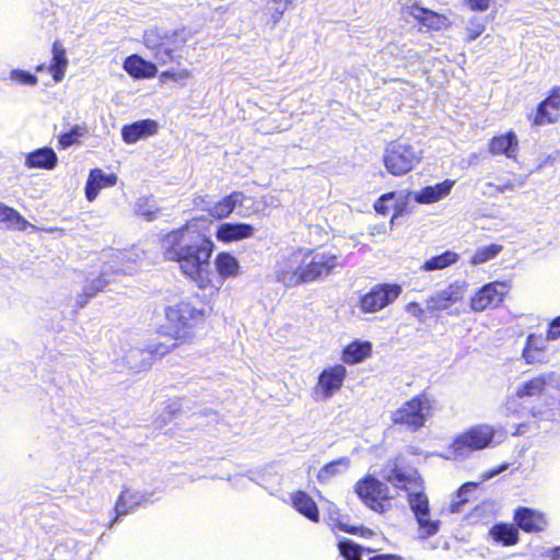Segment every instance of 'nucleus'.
I'll use <instances>...</instances> for the list:
<instances>
[{
    "label": "nucleus",
    "mask_w": 560,
    "mask_h": 560,
    "mask_svg": "<svg viewBox=\"0 0 560 560\" xmlns=\"http://www.w3.org/2000/svg\"><path fill=\"white\" fill-rule=\"evenodd\" d=\"M97 290L84 291L77 299V307L82 308L91 298L96 295Z\"/></svg>",
    "instance_id": "obj_48"
},
{
    "label": "nucleus",
    "mask_w": 560,
    "mask_h": 560,
    "mask_svg": "<svg viewBox=\"0 0 560 560\" xmlns=\"http://www.w3.org/2000/svg\"><path fill=\"white\" fill-rule=\"evenodd\" d=\"M505 468H506V465L502 466V467H501L500 469H498L495 472H499V471H501V470H503V469H505Z\"/></svg>",
    "instance_id": "obj_56"
},
{
    "label": "nucleus",
    "mask_w": 560,
    "mask_h": 560,
    "mask_svg": "<svg viewBox=\"0 0 560 560\" xmlns=\"http://www.w3.org/2000/svg\"><path fill=\"white\" fill-rule=\"evenodd\" d=\"M489 536L494 542L503 547H512L520 541V533L515 523H495L489 529Z\"/></svg>",
    "instance_id": "obj_27"
},
{
    "label": "nucleus",
    "mask_w": 560,
    "mask_h": 560,
    "mask_svg": "<svg viewBox=\"0 0 560 560\" xmlns=\"http://www.w3.org/2000/svg\"><path fill=\"white\" fill-rule=\"evenodd\" d=\"M161 244L164 259L176 262L182 275L210 298L221 291L226 279L240 275L237 258L225 250L215 255L211 269L215 245L203 233H190L189 222L163 235Z\"/></svg>",
    "instance_id": "obj_1"
},
{
    "label": "nucleus",
    "mask_w": 560,
    "mask_h": 560,
    "mask_svg": "<svg viewBox=\"0 0 560 560\" xmlns=\"http://www.w3.org/2000/svg\"><path fill=\"white\" fill-rule=\"evenodd\" d=\"M85 133V128L80 125L73 126L69 131L60 133L58 137V149L65 150L80 142V138Z\"/></svg>",
    "instance_id": "obj_38"
},
{
    "label": "nucleus",
    "mask_w": 560,
    "mask_h": 560,
    "mask_svg": "<svg viewBox=\"0 0 560 560\" xmlns=\"http://www.w3.org/2000/svg\"><path fill=\"white\" fill-rule=\"evenodd\" d=\"M459 260V254L453 250H445L440 255H435L429 259H427L421 265V270L423 271H433V270H442L447 268Z\"/></svg>",
    "instance_id": "obj_33"
},
{
    "label": "nucleus",
    "mask_w": 560,
    "mask_h": 560,
    "mask_svg": "<svg viewBox=\"0 0 560 560\" xmlns=\"http://www.w3.org/2000/svg\"><path fill=\"white\" fill-rule=\"evenodd\" d=\"M212 306L198 307L191 300L185 299L164 308V317L171 329L165 334L180 345L190 342L197 330L207 325Z\"/></svg>",
    "instance_id": "obj_3"
},
{
    "label": "nucleus",
    "mask_w": 560,
    "mask_h": 560,
    "mask_svg": "<svg viewBox=\"0 0 560 560\" xmlns=\"http://www.w3.org/2000/svg\"><path fill=\"white\" fill-rule=\"evenodd\" d=\"M495 435V430L489 424H477L468 428L452 441L450 448L456 456H465L469 453L488 447Z\"/></svg>",
    "instance_id": "obj_9"
},
{
    "label": "nucleus",
    "mask_w": 560,
    "mask_h": 560,
    "mask_svg": "<svg viewBox=\"0 0 560 560\" xmlns=\"http://www.w3.org/2000/svg\"><path fill=\"white\" fill-rule=\"evenodd\" d=\"M349 464V459L347 457H340L329 463L325 464L317 472V480L320 483L328 482L332 477L337 476L340 472L339 467H347Z\"/></svg>",
    "instance_id": "obj_36"
},
{
    "label": "nucleus",
    "mask_w": 560,
    "mask_h": 560,
    "mask_svg": "<svg viewBox=\"0 0 560 560\" xmlns=\"http://www.w3.org/2000/svg\"><path fill=\"white\" fill-rule=\"evenodd\" d=\"M488 187H490L493 191L495 192H500V194H503L505 191H512L515 189L516 185L514 182H506L504 184H501V185H497V184H492V183H489L488 184Z\"/></svg>",
    "instance_id": "obj_47"
},
{
    "label": "nucleus",
    "mask_w": 560,
    "mask_h": 560,
    "mask_svg": "<svg viewBox=\"0 0 560 560\" xmlns=\"http://www.w3.org/2000/svg\"><path fill=\"white\" fill-rule=\"evenodd\" d=\"M420 152L401 138L389 141L383 153V164L393 176H402L411 172L420 163Z\"/></svg>",
    "instance_id": "obj_7"
},
{
    "label": "nucleus",
    "mask_w": 560,
    "mask_h": 560,
    "mask_svg": "<svg viewBox=\"0 0 560 560\" xmlns=\"http://www.w3.org/2000/svg\"><path fill=\"white\" fill-rule=\"evenodd\" d=\"M511 284L509 281H491L478 289L469 299V307L475 313H481L500 307L508 294Z\"/></svg>",
    "instance_id": "obj_11"
},
{
    "label": "nucleus",
    "mask_w": 560,
    "mask_h": 560,
    "mask_svg": "<svg viewBox=\"0 0 560 560\" xmlns=\"http://www.w3.org/2000/svg\"><path fill=\"white\" fill-rule=\"evenodd\" d=\"M550 560H560V546L551 550Z\"/></svg>",
    "instance_id": "obj_53"
},
{
    "label": "nucleus",
    "mask_w": 560,
    "mask_h": 560,
    "mask_svg": "<svg viewBox=\"0 0 560 560\" xmlns=\"http://www.w3.org/2000/svg\"><path fill=\"white\" fill-rule=\"evenodd\" d=\"M369 560H402V558L394 553H381L371 557Z\"/></svg>",
    "instance_id": "obj_51"
},
{
    "label": "nucleus",
    "mask_w": 560,
    "mask_h": 560,
    "mask_svg": "<svg viewBox=\"0 0 560 560\" xmlns=\"http://www.w3.org/2000/svg\"><path fill=\"white\" fill-rule=\"evenodd\" d=\"M513 522L518 529L527 534H538L548 527L546 514L528 506L516 508L513 513Z\"/></svg>",
    "instance_id": "obj_16"
},
{
    "label": "nucleus",
    "mask_w": 560,
    "mask_h": 560,
    "mask_svg": "<svg viewBox=\"0 0 560 560\" xmlns=\"http://www.w3.org/2000/svg\"><path fill=\"white\" fill-rule=\"evenodd\" d=\"M337 548L343 560H362V555L364 551H373L371 548L364 549L361 545L355 544L348 538L340 539L338 541Z\"/></svg>",
    "instance_id": "obj_34"
},
{
    "label": "nucleus",
    "mask_w": 560,
    "mask_h": 560,
    "mask_svg": "<svg viewBox=\"0 0 560 560\" xmlns=\"http://www.w3.org/2000/svg\"><path fill=\"white\" fill-rule=\"evenodd\" d=\"M464 5L471 12H486L492 0H463Z\"/></svg>",
    "instance_id": "obj_45"
},
{
    "label": "nucleus",
    "mask_w": 560,
    "mask_h": 560,
    "mask_svg": "<svg viewBox=\"0 0 560 560\" xmlns=\"http://www.w3.org/2000/svg\"><path fill=\"white\" fill-rule=\"evenodd\" d=\"M486 31L483 21L479 18H471L465 30V42L470 43L477 39Z\"/></svg>",
    "instance_id": "obj_40"
},
{
    "label": "nucleus",
    "mask_w": 560,
    "mask_h": 560,
    "mask_svg": "<svg viewBox=\"0 0 560 560\" xmlns=\"http://www.w3.org/2000/svg\"><path fill=\"white\" fill-rule=\"evenodd\" d=\"M347 369L343 364H334L325 368L318 375L314 393L320 399H329L343 386L347 378Z\"/></svg>",
    "instance_id": "obj_14"
},
{
    "label": "nucleus",
    "mask_w": 560,
    "mask_h": 560,
    "mask_svg": "<svg viewBox=\"0 0 560 560\" xmlns=\"http://www.w3.org/2000/svg\"><path fill=\"white\" fill-rule=\"evenodd\" d=\"M288 9V7H284L282 9H273L270 13V22L272 24V26H275L276 24L279 23V21L282 19L283 14H284V11Z\"/></svg>",
    "instance_id": "obj_49"
},
{
    "label": "nucleus",
    "mask_w": 560,
    "mask_h": 560,
    "mask_svg": "<svg viewBox=\"0 0 560 560\" xmlns=\"http://www.w3.org/2000/svg\"><path fill=\"white\" fill-rule=\"evenodd\" d=\"M488 152L492 155H504L515 160L518 152V139L513 130L492 137L487 145Z\"/></svg>",
    "instance_id": "obj_17"
},
{
    "label": "nucleus",
    "mask_w": 560,
    "mask_h": 560,
    "mask_svg": "<svg viewBox=\"0 0 560 560\" xmlns=\"http://www.w3.org/2000/svg\"><path fill=\"white\" fill-rule=\"evenodd\" d=\"M115 516L110 521V525L116 523L120 516L127 515L129 512V506L127 505L126 499H125V492H121L115 503L114 506Z\"/></svg>",
    "instance_id": "obj_43"
},
{
    "label": "nucleus",
    "mask_w": 560,
    "mask_h": 560,
    "mask_svg": "<svg viewBox=\"0 0 560 560\" xmlns=\"http://www.w3.org/2000/svg\"><path fill=\"white\" fill-rule=\"evenodd\" d=\"M342 266L343 260L339 253L326 245H319L305 249L300 264L293 270H279L277 280L287 287H298L323 280Z\"/></svg>",
    "instance_id": "obj_2"
},
{
    "label": "nucleus",
    "mask_w": 560,
    "mask_h": 560,
    "mask_svg": "<svg viewBox=\"0 0 560 560\" xmlns=\"http://www.w3.org/2000/svg\"><path fill=\"white\" fill-rule=\"evenodd\" d=\"M404 10L417 22L419 31L440 32L451 26L446 15L421 7L419 1L406 5Z\"/></svg>",
    "instance_id": "obj_15"
},
{
    "label": "nucleus",
    "mask_w": 560,
    "mask_h": 560,
    "mask_svg": "<svg viewBox=\"0 0 560 560\" xmlns=\"http://www.w3.org/2000/svg\"><path fill=\"white\" fill-rule=\"evenodd\" d=\"M533 127L557 124L560 120V85L552 86L533 114L527 116Z\"/></svg>",
    "instance_id": "obj_13"
},
{
    "label": "nucleus",
    "mask_w": 560,
    "mask_h": 560,
    "mask_svg": "<svg viewBox=\"0 0 560 560\" xmlns=\"http://www.w3.org/2000/svg\"><path fill=\"white\" fill-rule=\"evenodd\" d=\"M52 58L48 66V71L51 73L52 80L58 83L62 81L68 67L67 52L65 47L59 40H55L51 47Z\"/></svg>",
    "instance_id": "obj_31"
},
{
    "label": "nucleus",
    "mask_w": 560,
    "mask_h": 560,
    "mask_svg": "<svg viewBox=\"0 0 560 560\" xmlns=\"http://www.w3.org/2000/svg\"><path fill=\"white\" fill-rule=\"evenodd\" d=\"M117 176L114 173L105 174L101 168H93L90 171L85 184V197L89 201H93L101 189L116 185Z\"/></svg>",
    "instance_id": "obj_22"
},
{
    "label": "nucleus",
    "mask_w": 560,
    "mask_h": 560,
    "mask_svg": "<svg viewBox=\"0 0 560 560\" xmlns=\"http://www.w3.org/2000/svg\"><path fill=\"white\" fill-rule=\"evenodd\" d=\"M560 337V315L553 318L547 329L546 339L556 340Z\"/></svg>",
    "instance_id": "obj_46"
},
{
    "label": "nucleus",
    "mask_w": 560,
    "mask_h": 560,
    "mask_svg": "<svg viewBox=\"0 0 560 560\" xmlns=\"http://www.w3.org/2000/svg\"><path fill=\"white\" fill-rule=\"evenodd\" d=\"M407 502L417 521L419 538L428 539L434 536L440 530L441 521L430 517V501L424 491V481L420 487L407 492Z\"/></svg>",
    "instance_id": "obj_8"
},
{
    "label": "nucleus",
    "mask_w": 560,
    "mask_h": 560,
    "mask_svg": "<svg viewBox=\"0 0 560 560\" xmlns=\"http://www.w3.org/2000/svg\"><path fill=\"white\" fill-rule=\"evenodd\" d=\"M407 311L417 316L418 318H421L424 314V311L423 308L420 306L419 303L417 302H410L408 305H407Z\"/></svg>",
    "instance_id": "obj_50"
},
{
    "label": "nucleus",
    "mask_w": 560,
    "mask_h": 560,
    "mask_svg": "<svg viewBox=\"0 0 560 560\" xmlns=\"http://www.w3.org/2000/svg\"><path fill=\"white\" fill-rule=\"evenodd\" d=\"M243 198L244 194L242 191H233L214 202L207 209V212L215 220H223L234 211L235 207L243 201Z\"/></svg>",
    "instance_id": "obj_30"
},
{
    "label": "nucleus",
    "mask_w": 560,
    "mask_h": 560,
    "mask_svg": "<svg viewBox=\"0 0 560 560\" xmlns=\"http://www.w3.org/2000/svg\"><path fill=\"white\" fill-rule=\"evenodd\" d=\"M273 3H282L284 7L292 4L294 0H270Z\"/></svg>",
    "instance_id": "obj_54"
},
{
    "label": "nucleus",
    "mask_w": 560,
    "mask_h": 560,
    "mask_svg": "<svg viewBox=\"0 0 560 560\" xmlns=\"http://www.w3.org/2000/svg\"><path fill=\"white\" fill-rule=\"evenodd\" d=\"M340 530L347 534L357 535L364 538H371L373 536V530L363 525H349V524H339Z\"/></svg>",
    "instance_id": "obj_42"
},
{
    "label": "nucleus",
    "mask_w": 560,
    "mask_h": 560,
    "mask_svg": "<svg viewBox=\"0 0 560 560\" xmlns=\"http://www.w3.org/2000/svg\"><path fill=\"white\" fill-rule=\"evenodd\" d=\"M402 288L398 283H380L371 288L359 300L362 313H376L393 304L401 294Z\"/></svg>",
    "instance_id": "obj_12"
},
{
    "label": "nucleus",
    "mask_w": 560,
    "mask_h": 560,
    "mask_svg": "<svg viewBox=\"0 0 560 560\" xmlns=\"http://www.w3.org/2000/svg\"><path fill=\"white\" fill-rule=\"evenodd\" d=\"M58 163L56 152L49 147L36 149L25 156V166L27 168L54 170Z\"/></svg>",
    "instance_id": "obj_25"
},
{
    "label": "nucleus",
    "mask_w": 560,
    "mask_h": 560,
    "mask_svg": "<svg viewBox=\"0 0 560 560\" xmlns=\"http://www.w3.org/2000/svg\"><path fill=\"white\" fill-rule=\"evenodd\" d=\"M124 70L133 79H152L158 73L156 65L133 54L125 58Z\"/></svg>",
    "instance_id": "obj_20"
},
{
    "label": "nucleus",
    "mask_w": 560,
    "mask_h": 560,
    "mask_svg": "<svg viewBox=\"0 0 560 560\" xmlns=\"http://www.w3.org/2000/svg\"><path fill=\"white\" fill-rule=\"evenodd\" d=\"M463 295L458 287L448 285L427 299V308L430 312L445 311L462 301Z\"/></svg>",
    "instance_id": "obj_21"
},
{
    "label": "nucleus",
    "mask_w": 560,
    "mask_h": 560,
    "mask_svg": "<svg viewBox=\"0 0 560 560\" xmlns=\"http://www.w3.org/2000/svg\"><path fill=\"white\" fill-rule=\"evenodd\" d=\"M10 78L12 81L23 85H36L38 83V79L35 74L21 69L12 70Z\"/></svg>",
    "instance_id": "obj_41"
},
{
    "label": "nucleus",
    "mask_w": 560,
    "mask_h": 560,
    "mask_svg": "<svg viewBox=\"0 0 560 560\" xmlns=\"http://www.w3.org/2000/svg\"><path fill=\"white\" fill-rule=\"evenodd\" d=\"M186 43L187 35L184 30L167 31L161 27H151L145 30L142 36V44L160 65L173 61L175 54L182 50Z\"/></svg>",
    "instance_id": "obj_4"
},
{
    "label": "nucleus",
    "mask_w": 560,
    "mask_h": 560,
    "mask_svg": "<svg viewBox=\"0 0 560 560\" xmlns=\"http://www.w3.org/2000/svg\"><path fill=\"white\" fill-rule=\"evenodd\" d=\"M180 343L173 340L171 343L163 341H151L142 348L131 349L128 353V362L137 372H143L162 360L165 355L178 348Z\"/></svg>",
    "instance_id": "obj_10"
},
{
    "label": "nucleus",
    "mask_w": 560,
    "mask_h": 560,
    "mask_svg": "<svg viewBox=\"0 0 560 560\" xmlns=\"http://www.w3.org/2000/svg\"><path fill=\"white\" fill-rule=\"evenodd\" d=\"M396 198V191H389L386 194H383L381 197L376 199L374 202V210L376 213L381 215H388L390 209L393 208L395 210L393 218H397L402 213L404 205H389V201H393Z\"/></svg>",
    "instance_id": "obj_35"
},
{
    "label": "nucleus",
    "mask_w": 560,
    "mask_h": 560,
    "mask_svg": "<svg viewBox=\"0 0 560 560\" xmlns=\"http://www.w3.org/2000/svg\"><path fill=\"white\" fill-rule=\"evenodd\" d=\"M476 486L477 485L474 482L464 483L458 490V495H462L464 492H467L469 488H475Z\"/></svg>",
    "instance_id": "obj_52"
},
{
    "label": "nucleus",
    "mask_w": 560,
    "mask_h": 560,
    "mask_svg": "<svg viewBox=\"0 0 560 560\" xmlns=\"http://www.w3.org/2000/svg\"><path fill=\"white\" fill-rule=\"evenodd\" d=\"M433 409L434 399L427 392H421L394 410L390 415V421L394 425L418 432L425 425Z\"/></svg>",
    "instance_id": "obj_5"
},
{
    "label": "nucleus",
    "mask_w": 560,
    "mask_h": 560,
    "mask_svg": "<svg viewBox=\"0 0 560 560\" xmlns=\"http://www.w3.org/2000/svg\"><path fill=\"white\" fill-rule=\"evenodd\" d=\"M503 250V246L500 244H490L480 248H477L469 258L471 265H481L490 259L495 258Z\"/></svg>",
    "instance_id": "obj_37"
},
{
    "label": "nucleus",
    "mask_w": 560,
    "mask_h": 560,
    "mask_svg": "<svg viewBox=\"0 0 560 560\" xmlns=\"http://www.w3.org/2000/svg\"><path fill=\"white\" fill-rule=\"evenodd\" d=\"M385 480L390 482L395 488L407 493L415 487H420L423 478L417 471L412 474H406L402 468L395 464L389 472L385 475Z\"/></svg>",
    "instance_id": "obj_24"
},
{
    "label": "nucleus",
    "mask_w": 560,
    "mask_h": 560,
    "mask_svg": "<svg viewBox=\"0 0 560 560\" xmlns=\"http://www.w3.org/2000/svg\"><path fill=\"white\" fill-rule=\"evenodd\" d=\"M292 506L307 520L318 523L320 515L314 499L305 491L298 490L291 494Z\"/></svg>",
    "instance_id": "obj_29"
},
{
    "label": "nucleus",
    "mask_w": 560,
    "mask_h": 560,
    "mask_svg": "<svg viewBox=\"0 0 560 560\" xmlns=\"http://www.w3.org/2000/svg\"><path fill=\"white\" fill-rule=\"evenodd\" d=\"M190 77V71L188 69H182L179 71H162L160 74V81L165 82L166 80L178 81V80H187Z\"/></svg>",
    "instance_id": "obj_44"
},
{
    "label": "nucleus",
    "mask_w": 560,
    "mask_h": 560,
    "mask_svg": "<svg viewBox=\"0 0 560 560\" xmlns=\"http://www.w3.org/2000/svg\"><path fill=\"white\" fill-rule=\"evenodd\" d=\"M45 69H46L45 63H39V65H37V66L35 67V71H36V72H42V71H44Z\"/></svg>",
    "instance_id": "obj_55"
},
{
    "label": "nucleus",
    "mask_w": 560,
    "mask_h": 560,
    "mask_svg": "<svg viewBox=\"0 0 560 560\" xmlns=\"http://www.w3.org/2000/svg\"><path fill=\"white\" fill-rule=\"evenodd\" d=\"M254 235V228L248 223H223L218 226L215 237L222 243H232Z\"/></svg>",
    "instance_id": "obj_23"
},
{
    "label": "nucleus",
    "mask_w": 560,
    "mask_h": 560,
    "mask_svg": "<svg viewBox=\"0 0 560 560\" xmlns=\"http://www.w3.org/2000/svg\"><path fill=\"white\" fill-rule=\"evenodd\" d=\"M454 185L455 180L445 179L433 186H425L419 192H417L415 200L422 205L434 203L448 196Z\"/></svg>",
    "instance_id": "obj_28"
},
{
    "label": "nucleus",
    "mask_w": 560,
    "mask_h": 560,
    "mask_svg": "<svg viewBox=\"0 0 560 560\" xmlns=\"http://www.w3.org/2000/svg\"><path fill=\"white\" fill-rule=\"evenodd\" d=\"M526 364H545L548 362L546 338L541 335L529 334L522 350Z\"/></svg>",
    "instance_id": "obj_18"
},
{
    "label": "nucleus",
    "mask_w": 560,
    "mask_h": 560,
    "mask_svg": "<svg viewBox=\"0 0 560 560\" xmlns=\"http://www.w3.org/2000/svg\"><path fill=\"white\" fill-rule=\"evenodd\" d=\"M353 491L368 509L377 514H385L394 506L396 495L385 482L372 475L360 478L354 483Z\"/></svg>",
    "instance_id": "obj_6"
},
{
    "label": "nucleus",
    "mask_w": 560,
    "mask_h": 560,
    "mask_svg": "<svg viewBox=\"0 0 560 560\" xmlns=\"http://www.w3.org/2000/svg\"><path fill=\"white\" fill-rule=\"evenodd\" d=\"M3 222L11 223L16 228H23L26 220L14 208L0 202V224Z\"/></svg>",
    "instance_id": "obj_39"
},
{
    "label": "nucleus",
    "mask_w": 560,
    "mask_h": 560,
    "mask_svg": "<svg viewBox=\"0 0 560 560\" xmlns=\"http://www.w3.org/2000/svg\"><path fill=\"white\" fill-rule=\"evenodd\" d=\"M549 378L544 374L534 376L521 384L517 387L515 395L518 398L540 396L544 393Z\"/></svg>",
    "instance_id": "obj_32"
},
{
    "label": "nucleus",
    "mask_w": 560,
    "mask_h": 560,
    "mask_svg": "<svg viewBox=\"0 0 560 560\" xmlns=\"http://www.w3.org/2000/svg\"><path fill=\"white\" fill-rule=\"evenodd\" d=\"M372 355V342L355 339L346 345L341 351L343 363L353 365L363 362Z\"/></svg>",
    "instance_id": "obj_26"
},
{
    "label": "nucleus",
    "mask_w": 560,
    "mask_h": 560,
    "mask_svg": "<svg viewBox=\"0 0 560 560\" xmlns=\"http://www.w3.org/2000/svg\"><path fill=\"white\" fill-rule=\"evenodd\" d=\"M159 130V124L154 119H142L122 126L121 138L127 144L136 143L137 141L154 136Z\"/></svg>",
    "instance_id": "obj_19"
}]
</instances>
